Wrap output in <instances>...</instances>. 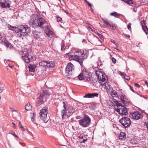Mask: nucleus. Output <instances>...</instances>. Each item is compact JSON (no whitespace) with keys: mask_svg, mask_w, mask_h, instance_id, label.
<instances>
[{"mask_svg":"<svg viewBox=\"0 0 148 148\" xmlns=\"http://www.w3.org/2000/svg\"><path fill=\"white\" fill-rule=\"evenodd\" d=\"M126 36H127V37H128V38H130V35H126Z\"/></svg>","mask_w":148,"mask_h":148,"instance_id":"bf43d9fd","label":"nucleus"},{"mask_svg":"<svg viewBox=\"0 0 148 148\" xmlns=\"http://www.w3.org/2000/svg\"><path fill=\"white\" fill-rule=\"evenodd\" d=\"M11 2L8 0H0V6L3 8H10Z\"/></svg>","mask_w":148,"mask_h":148,"instance_id":"2eb2a0df","label":"nucleus"},{"mask_svg":"<svg viewBox=\"0 0 148 148\" xmlns=\"http://www.w3.org/2000/svg\"><path fill=\"white\" fill-rule=\"evenodd\" d=\"M36 67V66L35 65L30 64L28 66L29 71L34 73L35 71Z\"/></svg>","mask_w":148,"mask_h":148,"instance_id":"4be33fe9","label":"nucleus"},{"mask_svg":"<svg viewBox=\"0 0 148 148\" xmlns=\"http://www.w3.org/2000/svg\"><path fill=\"white\" fill-rule=\"evenodd\" d=\"M22 58L24 61L26 63H28L34 60V57L27 53L25 55H22Z\"/></svg>","mask_w":148,"mask_h":148,"instance_id":"ddd939ff","label":"nucleus"},{"mask_svg":"<svg viewBox=\"0 0 148 148\" xmlns=\"http://www.w3.org/2000/svg\"><path fill=\"white\" fill-rule=\"evenodd\" d=\"M84 1L86 2L87 3L88 2L86 0H84Z\"/></svg>","mask_w":148,"mask_h":148,"instance_id":"052dcab7","label":"nucleus"},{"mask_svg":"<svg viewBox=\"0 0 148 148\" xmlns=\"http://www.w3.org/2000/svg\"><path fill=\"white\" fill-rule=\"evenodd\" d=\"M121 75L122 76H124L126 74L124 72H121Z\"/></svg>","mask_w":148,"mask_h":148,"instance_id":"c03bdc74","label":"nucleus"},{"mask_svg":"<svg viewBox=\"0 0 148 148\" xmlns=\"http://www.w3.org/2000/svg\"><path fill=\"white\" fill-rule=\"evenodd\" d=\"M140 97H143V95H140Z\"/></svg>","mask_w":148,"mask_h":148,"instance_id":"69168bd1","label":"nucleus"},{"mask_svg":"<svg viewBox=\"0 0 148 148\" xmlns=\"http://www.w3.org/2000/svg\"><path fill=\"white\" fill-rule=\"evenodd\" d=\"M134 140H131L132 143H133V141L134 142Z\"/></svg>","mask_w":148,"mask_h":148,"instance_id":"680f3d73","label":"nucleus"},{"mask_svg":"<svg viewBox=\"0 0 148 148\" xmlns=\"http://www.w3.org/2000/svg\"><path fill=\"white\" fill-rule=\"evenodd\" d=\"M134 86H136L138 88H139L140 87V85H139L137 83H135L134 84Z\"/></svg>","mask_w":148,"mask_h":148,"instance_id":"a19ab883","label":"nucleus"},{"mask_svg":"<svg viewBox=\"0 0 148 148\" xmlns=\"http://www.w3.org/2000/svg\"><path fill=\"white\" fill-rule=\"evenodd\" d=\"M25 109L27 110H29L32 109V107L30 106V103H27V104L25 106Z\"/></svg>","mask_w":148,"mask_h":148,"instance_id":"b1692460","label":"nucleus"},{"mask_svg":"<svg viewBox=\"0 0 148 148\" xmlns=\"http://www.w3.org/2000/svg\"><path fill=\"white\" fill-rule=\"evenodd\" d=\"M111 95L113 97H118L120 99H123L125 95L122 93L121 90L116 89L115 92L114 91L111 94Z\"/></svg>","mask_w":148,"mask_h":148,"instance_id":"9b49d317","label":"nucleus"},{"mask_svg":"<svg viewBox=\"0 0 148 148\" xmlns=\"http://www.w3.org/2000/svg\"><path fill=\"white\" fill-rule=\"evenodd\" d=\"M96 34L98 36H99L100 38H101L102 40L103 39H104L103 38V36L101 34H100L98 32H97V33Z\"/></svg>","mask_w":148,"mask_h":148,"instance_id":"7c9ffc66","label":"nucleus"},{"mask_svg":"<svg viewBox=\"0 0 148 148\" xmlns=\"http://www.w3.org/2000/svg\"><path fill=\"white\" fill-rule=\"evenodd\" d=\"M91 29V30L92 31H93V29Z\"/></svg>","mask_w":148,"mask_h":148,"instance_id":"774afa93","label":"nucleus"},{"mask_svg":"<svg viewBox=\"0 0 148 148\" xmlns=\"http://www.w3.org/2000/svg\"><path fill=\"white\" fill-rule=\"evenodd\" d=\"M78 79L79 80H82L83 79L85 80V78L84 77L83 75L81 73L78 75Z\"/></svg>","mask_w":148,"mask_h":148,"instance_id":"a878e982","label":"nucleus"},{"mask_svg":"<svg viewBox=\"0 0 148 148\" xmlns=\"http://www.w3.org/2000/svg\"><path fill=\"white\" fill-rule=\"evenodd\" d=\"M124 78L125 79L127 80H129L130 79V77L129 76L126 75L124 76Z\"/></svg>","mask_w":148,"mask_h":148,"instance_id":"473e14b6","label":"nucleus"},{"mask_svg":"<svg viewBox=\"0 0 148 148\" xmlns=\"http://www.w3.org/2000/svg\"><path fill=\"white\" fill-rule=\"evenodd\" d=\"M133 1L132 0H128L127 3L130 4H133Z\"/></svg>","mask_w":148,"mask_h":148,"instance_id":"72a5a7b5","label":"nucleus"},{"mask_svg":"<svg viewBox=\"0 0 148 148\" xmlns=\"http://www.w3.org/2000/svg\"><path fill=\"white\" fill-rule=\"evenodd\" d=\"M50 95V92L49 90H43L42 92L40 94L38 97L37 100L38 104L41 105L43 103L44 101H46L47 96Z\"/></svg>","mask_w":148,"mask_h":148,"instance_id":"0eeeda50","label":"nucleus"},{"mask_svg":"<svg viewBox=\"0 0 148 148\" xmlns=\"http://www.w3.org/2000/svg\"><path fill=\"white\" fill-rule=\"evenodd\" d=\"M97 82V79H92V82L94 85H96Z\"/></svg>","mask_w":148,"mask_h":148,"instance_id":"c756f323","label":"nucleus"},{"mask_svg":"<svg viewBox=\"0 0 148 148\" xmlns=\"http://www.w3.org/2000/svg\"><path fill=\"white\" fill-rule=\"evenodd\" d=\"M64 108L61 110V114L62 115V118L63 119L65 118H69V117L71 116L74 112L75 108L72 106H70L68 107L67 110H66L65 104L64 105Z\"/></svg>","mask_w":148,"mask_h":148,"instance_id":"423d86ee","label":"nucleus"},{"mask_svg":"<svg viewBox=\"0 0 148 148\" xmlns=\"http://www.w3.org/2000/svg\"><path fill=\"white\" fill-rule=\"evenodd\" d=\"M116 100L114 99L112 101V105L114 107V110L120 114L126 115L128 112L125 107L120 103H117Z\"/></svg>","mask_w":148,"mask_h":148,"instance_id":"39448f33","label":"nucleus"},{"mask_svg":"<svg viewBox=\"0 0 148 148\" xmlns=\"http://www.w3.org/2000/svg\"><path fill=\"white\" fill-rule=\"evenodd\" d=\"M12 123L14 125V128H16V126L15 124L14 123Z\"/></svg>","mask_w":148,"mask_h":148,"instance_id":"864d4df0","label":"nucleus"},{"mask_svg":"<svg viewBox=\"0 0 148 148\" xmlns=\"http://www.w3.org/2000/svg\"><path fill=\"white\" fill-rule=\"evenodd\" d=\"M98 94L97 93H90L86 94L84 96V98H93L95 97H97Z\"/></svg>","mask_w":148,"mask_h":148,"instance_id":"6ab92c4d","label":"nucleus"},{"mask_svg":"<svg viewBox=\"0 0 148 148\" xmlns=\"http://www.w3.org/2000/svg\"><path fill=\"white\" fill-rule=\"evenodd\" d=\"M20 128H21L22 129V130L23 131H25V129L23 127L21 126V127Z\"/></svg>","mask_w":148,"mask_h":148,"instance_id":"8fccbe9b","label":"nucleus"},{"mask_svg":"<svg viewBox=\"0 0 148 148\" xmlns=\"http://www.w3.org/2000/svg\"><path fill=\"white\" fill-rule=\"evenodd\" d=\"M39 65L41 66L47 67L48 68L53 67L55 66V64L54 62L52 61H46L42 60L39 63Z\"/></svg>","mask_w":148,"mask_h":148,"instance_id":"9d476101","label":"nucleus"},{"mask_svg":"<svg viewBox=\"0 0 148 148\" xmlns=\"http://www.w3.org/2000/svg\"><path fill=\"white\" fill-rule=\"evenodd\" d=\"M64 12L67 14H69V13L66 10H64Z\"/></svg>","mask_w":148,"mask_h":148,"instance_id":"6e6d98bb","label":"nucleus"},{"mask_svg":"<svg viewBox=\"0 0 148 148\" xmlns=\"http://www.w3.org/2000/svg\"><path fill=\"white\" fill-rule=\"evenodd\" d=\"M33 34L34 38L36 39H38V38H39L40 33L38 32L33 30Z\"/></svg>","mask_w":148,"mask_h":148,"instance_id":"412c9836","label":"nucleus"},{"mask_svg":"<svg viewBox=\"0 0 148 148\" xmlns=\"http://www.w3.org/2000/svg\"><path fill=\"white\" fill-rule=\"evenodd\" d=\"M91 25L88 24V25H87V26L90 29H91Z\"/></svg>","mask_w":148,"mask_h":148,"instance_id":"09e8293b","label":"nucleus"},{"mask_svg":"<svg viewBox=\"0 0 148 148\" xmlns=\"http://www.w3.org/2000/svg\"><path fill=\"white\" fill-rule=\"evenodd\" d=\"M91 120L88 115H85L84 118L78 121L80 126L84 127L88 126L90 124Z\"/></svg>","mask_w":148,"mask_h":148,"instance_id":"1a4fd4ad","label":"nucleus"},{"mask_svg":"<svg viewBox=\"0 0 148 148\" xmlns=\"http://www.w3.org/2000/svg\"><path fill=\"white\" fill-rule=\"evenodd\" d=\"M134 12H136V10H135V9H134Z\"/></svg>","mask_w":148,"mask_h":148,"instance_id":"e2e57ef3","label":"nucleus"},{"mask_svg":"<svg viewBox=\"0 0 148 148\" xmlns=\"http://www.w3.org/2000/svg\"><path fill=\"white\" fill-rule=\"evenodd\" d=\"M57 21L58 22H60L61 21V20H62V18H61L60 17L58 16L57 17Z\"/></svg>","mask_w":148,"mask_h":148,"instance_id":"e433bc0d","label":"nucleus"},{"mask_svg":"<svg viewBox=\"0 0 148 148\" xmlns=\"http://www.w3.org/2000/svg\"><path fill=\"white\" fill-rule=\"evenodd\" d=\"M76 56L75 55L74 56L72 55H69V60H73L76 61H77V59H75Z\"/></svg>","mask_w":148,"mask_h":148,"instance_id":"393cba45","label":"nucleus"},{"mask_svg":"<svg viewBox=\"0 0 148 148\" xmlns=\"http://www.w3.org/2000/svg\"><path fill=\"white\" fill-rule=\"evenodd\" d=\"M74 66L71 63H69L66 68L65 73L67 75L70 76L72 75V70L74 69Z\"/></svg>","mask_w":148,"mask_h":148,"instance_id":"4468645a","label":"nucleus"},{"mask_svg":"<svg viewBox=\"0 0 148 148\" xmlns=\"http://www.w3.org/2000/svg\"><path fill=\"white\" fill-rule=\"evenodd\" d=\"M125 97H124V99H120L121 101L125 104H126L127 103V102L125 100Z\"/></svg>","mask_w":148,"mask_h":148,"instance_id":"c85d7f7f","label":"nucleus"},{"mask_svg":"<svg viewBox=\"0 0 148 148\" xmlns=\"http://www.w3.org/2000/svg\"><path fill=\"white\" fill-rule=\"evenodd\" d=\"M145 83L147 85V86L148 87V82H147L146 81H145Z\"/></svg>","mask_w":148,"mask_h":148,"instance_id":"3c124183","label":"nucleus"},{"mask_svg":"<svg viewBox=\"0 0 148 148\" xmlns=\"http://www.w3.org/2000/svg\"><path fill=\"white\" fill-rule=\"evenodd\" d=\"M85 41V40L84 39H83L82 40V42H83L84 41Z\"/></svg>","mask_w":148,"mask_h":148,"instance_id":"0e129e2a","label":"nucleus"},{"mask_svg":"<svg viewBox=\"0 0 148 148\" xmlns=\"http://www.w3.org/2000/svg\"><path fill=\"white\" fill-rule=\"evenodd\" d=\"M88 53V51L86 50H80L75 52V59H77V61L80 64L81 66H82L83 62L84 59L87 58Z\"/></svg>","mask_w":148,"mask_h":148,"instance_id":"7ed1b4c3","label":"nucleus"},{"mask_svg":"<svg viewBox=\"0 0 148 148\" xmlns=\"http://www.w3.org/2000/svg\"><path fill=\"white\" fill-rule=\"evenodd\" d=\"M119 122L125 127H129L131 123L130 119L127 117H123L119 120Z\"/></svg>","mask_w":148,"mask_h":148,"instance_id":"f8f14e48","label":"nucleus"},{"mask_svg":"<svg viewBox=\"0 0 148 148\" xmlns=\"http://www.w3.org/2000/svg\"><path fill=\"white\" fill-rule=\"evenodd\" d=\"M0 42L7 47H9L10 48L12 47V45L5 38L1 37V36H0Z\"/></svg>","mask_w":148,"mask_h":148,"instance_id":"dca6fc26","label":"nucleus"},{"mask_svg":"<svg viewBox=\"0 0 148 148\" xmlns=\"http://www.w3.org/2000/svg\"><path fill=\"white\" fill-rule=\"evenodd\" d=\"M18 125L20 127H21L22 126V125H21V123L20 121L19 122Z\"/></svg>","mask_w":148,"mask_h":148,"instance_id":"49530a36","label":"nucleus"},{"mask_svg":"<svg viewBox=\"0 0 148 148\" xmlns=\"http://www.w3.org/2000/svg\"><path fill=\"white\" fill-rule=\"evenodd\" d=\"M145 21L144 20H143V21H141L140 22V23L142 25H142H144V26L145 25Z\"/></svg>","mask_w":148,"mask_h":148,"instance_id":"4c0bfd02","label":"nucleus"},{"mask_svg":"<svg viewBox=\"0 0 148 148\" xmlns=\"http://www.w3.org/2000/svg\"><path fill=\"white\" fill-rule=\"evenodd\" d=\"M89 6L90 8L91 9H92V5L89 2L87 3Z\"/></svg>","mask_w":148,"mask_h":148,"instance_id":"a18cd8bd","label":"nucleus"},{"mask_svg":"<svg viewBox=\"0 0 148 148\" xmlns=\"http://www.w3.org/2000/svg\"><path fill=\"white\" fill-rule=\"evenodd\" d=\"M79 138L80 139H82L83 138V136H79Z\"/></svg>","mask_w":148,"mask_h":148,"instance_id":"603ef678","label":"nucleus"},{"mask_svg":"<svg viewBox=\"0 0 148 148\" xmlns=\"http://www.w3.org/2000/svg\"><path fill=\"white\" fill-rule=\"evenodd\" d=\"M65 45L63 43L62 44V46L61 47V50L62 51H64L65 50V48H64Z\"/></svg>","mask_w":148,"mask_h":148,"instance_id":"2f4dec72","label":"nucleus"},{"mask_svg":"<svg viewBox=\"0 0 148 148\" xmlns=\"http://www.w3.org/2000/svg\"><path fill=\"white\" fill-rule=\"evenodd\" d=\"M30 28L27 25H21L18 27L16 35L19 37L28 35L30 32Z\"/></svg>","mask_w":148,"mask_h":148,"instance_id":"20e7f679","label":"nucleus"},{"mask_svg":"<svg viewBox=\"0 0 148 148\" xmlns=\"http://www.w3.org/2000/svg\"><path fill=\"white\" fill-rule=\"evenodd\" d=\"M9 66L10 67H11V68H12V66H10V65H9Z\"/></svg>","mask_w":148,"mask_h":148,"instance_id":"338daca9","label":"nucleus"},{"mask_svg":"<svg viewBox=\"0 0 148 148\" xmlns=\"http://www.w3.org/2000/svg\"><path fill=\"white\" fill-rule=\"evenodd\" d=\"M10 108L11 109L12 112H13L14 111L17 112V110H15L14 108H12L11 107H10Z\"/></svg>","mask_w":148,"mask_h":148,"instance_id":"79ce46f5","label":"nucleus"},{"mask_svg":"<svg viewBox=\"0 0 148 148\" xmlns=\"http://www.w3.org/2000/svg\"><path fill=\"white\" fill-rule=\"evenodd\" d=\"M105 23L108 26H110V23L108 21H105Z\"/></svg>","mask_w":148,"mask_h":148,"instance_id":"ea45409f","label":"nucleus"},{"mask_svg":"<svg viewBox=\"0 0 148 148\" xmlns=\"http://www.w3.org/2000/svg\"><path fill=\"white\" fill-rule=\"evenodd\" d=\"M142 28L144 30L145 32L147 34V32H148V28L146 26H144V25H142Z\"/></svg>","mask_w":148,"mask_h":148,"instance_id":"cd10ccee","label":"nucleus"},{"mask_svg":"<svg viewBox=\"0 0 148 148\" xmlns=\"http://www.w3.org/2000/svg\"><path fill=\"white\" fill-rule=\"evenodd\" d=\"M96 73L101 84L104 86L107 92L108 93H110L111 95L114 90L112 86L107 82L108 81V77L104 73L99 71L97 72Z\"/></svg>","mask_w":148,"mask_h":148,"instance_id":"f03ea898","label":"nucleus"},{"mask_svg":"<svg viewBox=\"0 0 148 148\" xmlns=\"http://www.w3.org/2000/svg\"><path fill=\"white\" fill-rule=\"evenodd\" d=\"M110 16H114L115 17L118 18V16H121V14H118L116 12H114L110 13Z\"/></svg>","mask_w":148,"mask_h":148,"instance_id":"5701e85b","label":"nucleus"},{"mask_svg":"<svg viewBox=\"0 0 148 148\" xmlns=\"http://www.w3.org/2000/svg\"><path fill=\"white\" fill-rule=\"evenodd\" d=\"M83 75V76L85 78V80H87L89 79H90V76L89 75V72L87 71L85 68H84L81 73Z\"/></svg>","mask_w":148,"mask_h":148,"instance_id":"a211bd4d","label":"nucleus"},{"mask_svg":"<svg viewBox=\"0 0 148 148\" xmlns=\"http://www.w3.org/2000/svg\"><path fill=\"white\" fill-rule=\"evenodd\" d=\"M8 27L9 28V29L11 30L12 31H14L16 30V28L14 27V26H12L11 25L8 24Z\"/></svg>","mask_w":148,"mask_h":148,"instance_id":"bb28decb","label":"nucleus"},{"mask_svg":"<svg viewBox=\"0 0 148 148\" xmlns=\"http://www.w3.org/2000/svg\"><path fill=\"white\" fill-rule=\"evenodd\" d=\"M12 135H13L15 137H18V136H17L15 134V133L14 132H12Z\"/></svg>","mask_w":148,"mask_h":148,"instance_id":"37998d69","label":"nucleus"},{"mask_svg":"<svg viewBox=\"0 0 148 148\" xmlns=\"http://www.w3.org/2000/svg\"><path fill=\"white\" fill-rule=\"evenodd\" d=\"M88 139L86 138L85 139H84L82 141L80 142L81 143H85V142Z\"/></svg>","mask_w":148,"mask_h":148,"instance_id":"58836bf2","label":"nucleus"},{"mask_svg":"<svg viewBox=\"0 0 148 148\" xmlns=\"http://www.w3.org/2000/svg\"><path fill=\"white\" fill-rule=\"evenodd\" d=\"M131 24L130 23H129L128 25H127V28H128V29L129 30H131Z\"/></svg>","mask_w":148,"mask_h":148,"instance_id":"f704fd0d","label":"nucleus"},{"mask_svg":"<svg viewBox=\"0 0 148 148\" xmlns=\"http://www.w3.org/2000/svg\"><path fill=\"white\" fill-rule=\"evenodd\" d=\"M48 112V108L47 107H43L40 112V118L45 123H47L49 119V117H47Z\"/></svg>","mask_w":148,"mask_h":148,"instance_id":"6e6552de","label":"nucleus"},{"mask_svg":"<svg viewBox=\"0 0 148 148\" xmlns=\"http://www.w3.org/2000/svg\"><path fill=\"white\" fill-rule=\"evenodd\" d=\"M32 121H34L35 120V118L33 117L32 118Z\"/></svg>","mask_w":148,"mask_h":148,"instance_id":"5fc2aeb1","label":"nucleus"},{"mask_svg":"<svg viewBox=\"0 0 148 148\" xmlns=\"http://www.w3.org/2000/svg\"><path fill=\"white\" fill-rule=\"evenodd\" d=\"M129 86L130 87V89H131V90L132 92H134V90L132 88V87L130 86V85H129Z\"/></svg>","mask_w":148,"mask_h":148,"instance_id":"de8ad7c7","label":"nucleus"},{"mask_svg":"<svg viewBox=\"0 0 148 148\" xmlns=\"http://www.w3.org/2000/svg\"><path fill=\"white\" fill-rule=\"evenodd\" d=\"M112 62L114 64H115L116 62V60L114 58H112L111 59Z\"/></svg>","mask_w":148,"mask_h":148,"instance_id":"c9c22d12","label":"nucleus"},{"mask_svg":"<svg viewBox=\"0 0 148 148\" xmlns=\"http://www.w3.org/2000/svg\"><path fill=\"white\" fill-rule=\"evenodd\" d=\"M29 25L33 27H40L45 29L48 37L52 38L53 36V32L49 28L47 22L37 14L33 15L31 17Z\"/></svg>","mask_w":148,"mask_h":148,"instance_id":"f257e3e1","label":"nucleus"},{"mask_svg":"<svg viewBox=\"0 0 148 148\" xmlns=\"http://www.w3.org/2000/svg\"><path fill=\"white\" fill-rule=\"evenodd\" d=\"M119 140L124 141L126 138V135L125 133L123 132H121L119 136Z\"/></svg>","mask_w":148,"mask_h":148,"instance_id":"aec40b11","label":"nucleus"},{"mask_svg":"<svg viewBox=\"0 0 148 148\" xmlns=\"http://www.w3.org/2000/svg\"><path fill=\"white\" fill-rule=\"evenodd\" d=\"M123 1L124 2H125V3H127V1L128 0H123Z\"/></svg>","mask_w":148,"mask_h":148,"instance_id":"13d9d810","label":"nucleus"},{"mask_svg":"<svg viewBox=\"0 0 148 148\" xmlns=\"http://www.w3.org/2000/svg\"><path fill=\"white\" fill-rule=\"evenodd\" d=\"M132 116V118L135 120H139L142 117V115L141 113L139 112L136 111L132 113L131 114ZM131 117L132 116H130Z\"/></svg>","mask_w":148,"mask_h":148,"instance_id":"f3484780","label":"nucleus"},{"mask_svg":"<svg viewBox=\"0 0 148 148\" xmlns=\"http://www.w3.org/2000/svg\"><path fill=\"white\" fill-rule=\"evenodd\" d=\"M143 97L144 98H145V99H147L148 98L147 97H145V96H143Z\"/></svg>","mask_w":148,"mask_h":148,"instance_id":"4d7b16f0","label":"nucleus"}]
</instances>
